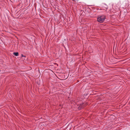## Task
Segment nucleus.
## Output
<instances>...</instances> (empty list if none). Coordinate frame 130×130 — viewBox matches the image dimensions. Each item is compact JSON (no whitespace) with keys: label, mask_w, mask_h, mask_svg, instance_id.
I'll list each match as a JSON object with an SVG mask.
<instances>
[{"label":"nucleus","mask_w":130,"mask_h":130,"mask_svg":"<svg viewBox=\"0 0 130 130\" xmlns=\"http://www.w3.org/2000/svg\"><path fill=\"white\" fill-rule=\"evenodd\" d=\"M105 18V17L104 16L102 15L98 17L97 18V20L99 22L102 23L104 21Z\"/></svg>","instance_id":"obj_1"},{"label":"nucleus","mask_w":130,"mask_h":130,"mask_svg":"<svg viewBox=\"0 0 130 130\" xmlns=\"http://www.w3.org/2000/svg\"><path fill=\"white\" fill-rule=\"evenodd\" d=\"M84 104H81L80 105L79 107H78V109H81L84 108Z\"/></svg>","instance_id":"obj_2"},{"label":"nucleus","mask_w":130,"mask_h":130,"mask_svg":"<svg viewBox=\"0 0 130 130\" xmlns=\"http://www.w3.org/2000/svg\"><path fill=\"white\" fill-rule=\"evenodd\" d=\"M13 54L16 56H18L19 55V54L18 52H14Z\"/></svg>","instance_id":"obj_3"},{"label":"nucleus","mask_w":130,"mask_h":130,"mask_svg":"<svg viewBox=\"0 0 130 130\" xmlns=\"http://www.w3.org/2000/svg\"><path fill=\"white\" fill-rule=\"evenodd\" d=\"M22 57H25V56H24L23 55V54H22Z\"/></svg>","instance_id":"obj_4"},{"label":"nucleus","mask_w":130,"mask_h":130,"mask_svg":"<svg viewBox=\"0 0 130 130\" xmlns=\"http://www.w3.org/2000/svg\"><path fill=\"white\" fill-rule=\"evenodd\" d=\"M106 7H105V8H106H106H107V6H106Z\"/></svg>","instance_id":"obj_5"}]
</instances>
